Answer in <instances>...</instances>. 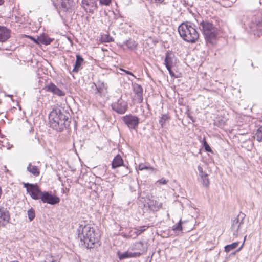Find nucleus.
I'll use <instances>...</instances> for the list:
<instances>
[{
	"label": "nucleus",
	"mask_w": 262,
	"mask_h": 262,
	"mask_svg": "<svg viewBox=\"0 0 262 262\" xmlns=\"http://www.w3.org/2000/svg\"><path fill=\"white\" fill-rule=\"evenodd\" d=\"M170 119V117L167 114H163L159 120V123L162 128H163L165 124Z\"/></svg>",
	"instance_id": "22"
},
{
	"label": "nucleus",
	"mask_w": 262,
	"mask_h": 262,
	"mask_svg": "<svg viewBox=\"0 0 262 262\" xmlns=\"http://www.w3.org/2000/svg\"><path fill=\"white\" fill-rule=\"evenodd\" d=\"M102 40L103 41L107 42H111L113 40L112 37L110 36L109 35H105V36H103L102 37Z\"/></svg>",
	"instance_id": "33"
},
{
	"label": "nucleus",
	"mask_w": 262,
	"mask_h": 262,
	"mask_svg": "<svg viewBox=\"0 0 262 262\" xmlns=\"http://www.w3.org/2000/svg\"><path fill=\"white\" fill-rule=\"evenodd\" d=\"M77 232L78 238L80 239L81 245L85 246L88 249L94 248V245L99 241L100 235L90 225H80Z\"/></svg>",
	"instance_id": "2"
},
{
	"label": "nucleus",
	"mask_w": 262,
	"mask_h": 262,
	"mask_svg": "<svg viewBox=\"0 0 262 262\" xmlns=\"http://www.w3.org/2000/svg\"><path fill=\"white\" fill-rule=\"evenodd\" d=\"M191 23H182L178 27V32L182 38L188 42L194 43L199 38V33Z\"/></svg>",
	"instance_id": "3"
},
{
	"label": "nucleus",
	"mask_w": 262,
	"mask_h": 262,
	"mask_svg": "<svg viewBox=\"0 0 262 262\" xmlns=\"http://www.w3.org/2000/svg\"><path fill=\"white\" fill-rule=\"evenodd\" d=\"M82 4L84 8L89 9L90 13H93L98 8L97 0H82Z\"/></svg>",
	"instance_id": "12"
},
{
	"label": "nucleus",
	"mask_w": 262,
	"mask_h": 262,
	"mask_svg": "<svg viewBox=\"0 0 262 262\" xmlns=\"http://www.w3.org/2000/svg\"><path fill=\"white\" fill-rule=\"evenodd\" d=\"M10 220V215L9 211L6 208L3 207H0V223L3 221L4 223H7Z\"/></svg>",
	"instance_id": "16"
},
{
	"label": "nucleus",
	"mask_w": 262,
	"mask_h": 262,
	"mask_svg": "<svg viewBox=\"0 0 262 262\" xmlns=\"http://www.w3.org/2000/svg\"><path fill=\"white\" fill-rule=\"evenodd\" d=\"M49 119L50 127L58 132L69 127L71 123L70 115L63 108L53 109L49 115Z\"/></svg>",
	"instance_id": "1"
},
{
	"label": "nucleus",
	"mask_w": 262,
	"mask_h": 262,
	"mask_svg": "<svg viewBox=\"0 0 262 262\" xmlns=\"http://www.w3.org/2000/svg\"><path fill=\"white\" fill-rule=\"evenodd\" d=\"M126 171L124 173V176L127 175V173H128L130 172V170L128 169L127 166L126 167Z\"/></svg>",
	"instance_id": "42"
},
{
	"label": "nucleus",
	"mask_w": 262,
	"mask_h": 262,
	"mask_svg": "<svg viewBox=\"0 0 262 262\" xmlns=\"http://www.w3.org/2000/svg\"><path fill=\"white\" fill-rule=\"evenodd\" d=\"M156 3H162L164 0H154Z\"/></svg>",
	"instance_id": "43"
},
{
	"label": "nucleus",
	"mask_w": 262,
	"mask_h": 262,
	"mask_svg": "<svg viewBox=\"0 0 262 262\" xmlns=\"http://www.w3.org/2000/svg\"><path fill=\"white\" fill-rule=\"evenodd\" d=\"M10 37V30L4 26H0V41L5 42Z\"/></svg>",
	"instance_id": "15"
},
{
	"label": "nucleus",
	"mask_w": 262,
	"mask_h": 262,
	"mask_svg": "<svg viewBox=\"0 0 262 262\" xmlns=\"http://www.w3.org/2000/svg\"><path fill=\"white\" fill-rule=\"evenodd\" d=\"M4 3V0H0V6L3 5Z\"/></svg>",
	"instance_id": "45"
},
{
	"label": "nucleus",
	"mask_w": 262,
	"mask_h": 262,
	"mask_svg": "<svg viewBox=\"0 0 262 262\" xmlns=\"http://www.w3.org/2000/svg\"><path fill=\"white\" fill-rule=\"evenodd\" d=\"M34 200L40 199L43 203H46L51 205H55L60 202V199L55 195H53L47 191H41L39 187L38 191L35 193L34 197L32 198Z\"/></svg>",
	"instance_id": "5"
},
{
	"label": "nucleus",
	"mask_w": 262,
	"mask_h": 262,
	"mask_svg": "<svg viewBox=\"0 0 262 262\" xmlns=\"http://www.w3.org/2000/svg\"><path fill=\"white\" fill-rule=\"evenodd\" d=\"M46 90L48 92L52 93L54 95L58 96H62L65 95V93L59 89L56 85L53 83H50L46 86Z\"/></svg>",
	"instance_id": "13"
},
{
	"label": "nucleus",
	"mask_w": 262,
	"mask_h": 262,
	"mask_svg": "<svg viewBox=\"0 0 262 262\" xmlns=\"http://www.w3.org/2000/svg\"><path fill=\"white\" fill-rule=\"evenodd\" d=\"M113 110L118 114H124L128 108L127 102L123 100L121 97L116 101L114 102L111 105Z\"/></svg>",
	"instance_id": "7"
},
{
	"label": "nucleus",
	"mask_w": 262,
	"mask_h": 262,
	"mask_svg": "<svg viewBox=\"0 0 262 262\" xmlns=\"http://www.w3.org/2000/svg\"><path fill=\"white\" fill-rule=\"evenodd\" d=\"M158 182L160 184H166L168 182V180H166L162 178V179H160V180H159Z\"/></svg>",
	"instance_id": "39"
},
{
	"label": "nucleus",
	"mask_w": 262,
	"mask_h": 262,
	"mask_svg": "<svg viewBox=\"0 0 262 262\" xmlns=\"http://www.w3.org/2000/svg\"><path fill=\"white\" fill-rule=\"evenodd\" d=\"M238 243V242H234L231 244L226 245L225 247V251L226 252H229L231 250L235 249L237 247Z\"/></svg>",
	"instance_id": "24"
},
{
	"label": "nucleus",
	"mask_w": 262,
	"mask_h": 262,
	"mask_svg": "<svg viewBox=\"0 0 262 262\" xmlns=\"http://www.w3.org/2000/svg\"><path fill=\"white\" fill-rule=\"evenodd\" d=\"M246 236H245L244 237V241L246 239Z\"/></svg>",
	"instance_id": "48"
},
{
	"label": "nucleus",
	"mask_w": 262,
	"mask_h": 262,
	"mask_svg": "<svg viewBox=\"0 0 262 262\" xmlns=\"http://www.w3.org/2000/svg\"><path fill=\"white\" fill-rule=\"evenodd\" d=\"M256 30L257 31L258 35L262 34V22H259L256 25Z\"/></svg>",
	"instance_id": "32"
},
{
	"label": "nucleus",
	"mask_w": 262,
	"mask_h": 262,
	"mask_svg": "<svg viewBox=\"0 0 262 262\" xmlns=\"http://www.w3.org/2000/svg\"><path fill=\"white\" fill-rule=\"evenodd\" d=\"M28 219L30 221H32L35 216V210L32 208L29 209L27 211Z\"/></svg>",
	"instance_id": "27"
},
{
	"label": "nucleus",
	"mask_w": 262,
	"mask_h": 262,
	"mask_svg": "<svg viewBox=\"0 0 262 262\" xmlns=\"http://www.w3.org/2000/svg\"><path fill=\"white\" fill-rule=\"evenodd\" d=\"M138 168L140 170H143L148 169V167L145 166L143 164H140L139 165Z\"/></svg>",
	"instance_id": "38"
},
{
	"label": "nucleus",
	"mask_w": 262,
	"mask_h": 262,
	"mask_svg": "<svg viewBox=\"0 0 262 262\" xmlns=\"http://www.w3.org/2000/svg\"><path fill=\"white\" fill-rule=\"evenodd\" d=\"M83 61V59L82 58V57L80 55H77L76 60L73 69V72H78Z\"/></svg>",
	"instance_id": "20"
},
{
	"label": "nucleus",
	"mask_w": 262,
	"mask_h": 262,
	"mask_svg": "<svg viewBox=\"0 0 262 262\" xmlns=\"http://www.w3.org/2000/svg\"><path fill=\"white\" fill-rule=\"evenodd\" d=\"M148 227L145 226L140 227L138 229H136V233L137 235L141 234L143 233L145 230L147 229Z\"/></svg>",
	"instance_id": "31"
},
{
	"label": "nucleus",
	"mask_w": 262,
	"mask_h": 262,
	"mask_svg": "<svg viewBox=\"0 0 262 262\" xmlns=\"http://www.w3.org/2000/svg\"><path fill=\"white\" fill-rule=\"evenodd\" d=\"M225 124V121L222 119L215 120L214 121V125L219 127L222 128Z\"/></svg>",
	"instance_id": "28"
},
{
	"label": "nucleus",
	"mask_w": 262,
	"mask_h": 262,
	"mask_svg": "<svg viewBox=\"0 0 262 262\" xmlns=\"http://www.w3.org/2000/svg\"><path fill=\"white\" fill-rule=\"evenodd\" d=\"M245 216L244 213L240 212L232 221L231 229L234 236L237 237L241 233Z\"/></svg>",
	"instance_id": "6"
},
{
	"label": "nucleus",
	"mask_w": 262,
	"mask_h": 262,
	"mask_svg": "<svg viewBox=\"0 0 262 262\" xmlns=\"http://www.w3.org/2000/svg\"><path fill=\"white\" fill-rule=\"evenodd\" d=\"M255 138L258 142L262 141V126L257 129Z\"/></svg>",
	"instance_id": "26"
},
{
	"label": "nucleus",
	"mask_w": 262,
	"mask_h": 262,
	"mask_svg": "<svg viewBox=\"0 0 262 262\" xmlns=\"http://www.w3.org/2000/svg\"><path fill=\"white\" fill-rule=\"evenodd\" d=\"M175 57L174 55L172 53L167 52L166 54V57L164 60V64L168 70L169 73L171 77H178L175 76V74L172 70V67H173L174 64Z\"/></svg>",
	"instance_id": "9"
},
{
	"label": "nucleus",
	"mask_w": 262,
	"mask_h": 262,
	"mask_svg": "<svg viewBox=\"0 0 262 262\" xmlns=\"http://www.w3.org/2000/svg\"><path fill=\"white\" fill-rule=\"evenodd\" d=\"M141 253L140 252H132L129 251L124 252H121L118 251L117 252V256L120 260H123L126 258H136L140 256Z\"/></svg>",
	"instance_id": "10"
},
{
	"label": "nucleus",
	"mask_w": 262,
	"mask_h": 262,
	"mask_svg": "<svg viewBox=\"0 0 262 262\" xmlns=\"http://www.w3.org/2000/svg\"><path fill=\"white\" fill-rule=\"evenodd\" d=\"M173 230L175 231H181L182 230V222L180 220L179 222L176 224V225L173 226L172 227Z\"/></svg>",
	"instance_id": "30"
},
{
	"label": "nucleus",
	"mask_w": 262,
	"mask_h": 262,
	"mask_svg": "<svg viewBox=\"0 0 262 262\" xmlns=\"http://www.w3.org/2000/svg\"><path fill=\"white\" fill-rule=\"evenodd\" d=\"M244 242L243 243V244L241 245V246L237 250V251H239L242 249L243 246L244 245Z\"/></svg>",
	"instance_id": "44"
},
{
	"label": "nucleus",
	"mask_w": 262,
	"mask_h": 262,
	"mask_svg": "<svg viewBox=\"0 0 262 262\" xmlns=\"http://www.w3.org/2000/svg\"><path fill=\"white\" fill-rule=\"evenodd\" d=\"M99 1L100 5L104 6H109L112 2V0H99Z\"/></svg>",
	"instance_id": "34"
},
{
	"label": "nucleus",
	"mask_w": 262,
	"mask_h": 262,
	"mask_svg": "<svg viewBox=\"0 0 262 262\" xmlns=\"http://www.w3.org/2000/svg\"><path fill=\"white\" fill-rule=\"evenodd\" d=\"M198 170L199 172L200 177H202V176H204V174H206V173L203 171V168L200 165H199L198 166Z\"/></svg>",
	"instance_id": "37"
},
{
	"label": "nucleus",
	"mask_w": 262,
	"mask_h": 262,
	"mask_svg": "<svg viewBox=\"0 0 262 262\" xmlns=\"http://www.w3.org/2000/svg\"><path fill=\"white\" fill-rule=\"evenodd\" d=\"M27 170L35 177H38L40 174V170L37 166H33L31 163L28 164Z\"/></svg>",
	"instance_id": "19"
},
{
	"label": "nucleus",
	"mask_w": 262,
	"mask_h": 262,
	"mask_svg": "<svg viewBox=\"0 0 262 262\" xmlns=\"http://www.w3.org/2000/svg\"><path fill=\"white\" fill-rule=\"evenodd\" d=\"M121 70H122V71L124 72L127 74L130 75L135 77L134 75L131 72H130L129 71H127V70H123V69H121Z\"/></svg>",
	"instance_id": "40"
},
{
	"label": "nucleus",
	"mask_w": 262,
	"mask_h": 262,
	"mask_svg": "<svg viewBox=\"0 0 262 262\" xmlns=\"http://www.w3.org/2000/svg\"><path fill=\"white\" fill-rule=\"evenodd\" d=\"M153 205H154L156 209H159L162 206V203L157 201H155V202H153Z\"/></svg>",
	"instance_id": "36"
},
{
	"label": "nucleus",
	"mask_w": 262,
	"mask_h": 262,
	"mask_svg": "<svg viewBox=\"0 0 262 262\" xmlns=\"http://www.w3.org/2000/svg\"><path fill=\"white\" fill-rule=\"evenodd\" d=\"M28 38H30L31 40L33 41L36 44H40V42L39 41V36H38L36 38L31 36H26Z\"/></svg>",
	"instance_id": "35"
},
{
	"label": "nucleus",
	"mask_w": 262,
	"mask_h": 262,
	"mask_svg": "<svg viewBox=\"0 0 262 262\" xmlns=\"http://www.w3.org/2000/svg\"><path fill=\"white\" fill-rule=\"evenodd\" d=\"M138 244H139V245H142V243L141 242H140L139 243H138Z\"/></svg>",
	"instance_id": "47"
},
{
	"label": "nucleus",
	"mask_w": 262,
	"mask_h": 262,
	"mask_svg": "<svg viewBox=\"0 0 262 262\" xmlns=\"http://www.w3.org/2000/svg\"><path fill=\"white\" fill-rule=\"evenodd\" d=\"M259 3H260V4H261V3H262V0H259Z\"/></svg>",
	"instance_id": "46"
},
{
	"label": "nucleus",
	"mask_w": 262,
	"mask_h": 262,
	"mask_svg": "<svg viewBox=\"0 0 262 262\" xmlns=\"http://www.w3.org/2000/svg\"><path fill=\"white\" fill-rule=\"evenodd\" d=\"M24 187L26 188L27 191L29 193L30 195L32 198L35 196V193L36 191H38V186L36 184H31L28 183H23Z\"/></svg>",
	"instance_id": "14"
},
{
	"label": "nucleus",
	"mask_w": 262,
	"mask_h": 262,
	"mask_svg": "<svg viewBox=\"0 0 262 262\" xmlns=\"http://www.w3.org/2000/svg\"><path fill=\"white\" fill-rule=\"evenodd\" d=\"M103 91V89L101 88H97V92L96 93L101 94L102 93V91Z\"/></svg>",
	"instance_id": "41"
},
{
	"label": "nucleus",
	"mask_w": 262,
	"mask_h": 262,
	"mask_svg": "<svg viewBox=\"0 0 262 262\" xmlns=\"http://www.w3.org/2000/svg\"><path fill=\"white\" fill-rule=\"evenodd\" d=\"M122 120L130 129L136 130L139 123V118L134 115H127L122 117Z\"/></svg>",
	"instance_id": "8"
},
{
	"label": "nucleus",
	"mask_w": 262,
	"mask_h": 262,
	"mask_svg": "<svg viewBox=\"0 0 262 262\" xmlns=\"http://www.w3.org/2000/svg\"><path fill=\"white\" fill-rule=\"evenodd\" d=\"M53 40V38H51L47 35L40 36L39 38V41L40 42V43L46 45H50Z\"/></svg>",
	"instance_id": "21"
},
{
	"label": "nucleus",
	"mask_w": 262,
	"mask_h": 262,
	"mask_svg": "<svg viewBox=\"0 0 262 262\" xmlns=\"http://www.w3.org/2000/svg\"><path fill=\"white\" fill-rule=\"evenodd\" d=\"M133 91L135 94V100H136L138 103H141L143 99V91L141 85L137 83H135L133 85Z\"/></svg>",
	"instance_id": "11"
},
{
	"label": "nucleus",
	"mask_w": 262,
	"mask_h": 262,
	"mask_svg": "<svg viewBox=\"0 0 262 262\" xmlns=\"http://www.w3.org/2000/svg\"><path fill=\"white\" fill-rule=\"evenodd\" d=\"M202 183L204 186L207 187L209 185L210 181L208 178V175L206 173L202 177H200Z\"/></svg>",
	"instance_id": "23"
},
{
	"label": "nucleus",
	"mask_w": 262,
	"mask_h": 262,
	"mask_svg": "<svg viewBox=\"0 0 262 262\" xmlns=\"http://www.w3.org/2000/svg\"><path fill=\"white\" fill-rule=\"evenodd\" d=\"M200 29L202 31L206 41L212 46L216 41L218 29L214 25L208 20H202L199 24Z\"/></svg>",
	"instance_id": "4"
},
{
	"label": "nucleus",
	"mask_w": 262,
	"mask_h": 262,
	"mask_svg": "<svg viewBox=\"0 0 262 262\" xmlns=\"http://www.w3.org/2000/svg\"><path fill=\"white\" fill-rule=\"evenodd\" d=\"M123 45H125L129 50L135 51L137 49L138 43L134 40L129 39L125 41Z\"/></svg>",
	"instance_id": "18"
},
{
	"label": "nucleus",
	"mask_w": 262,
	"mask_h": 262,
	"mask_svg": "<svg viewBox=\"0 0 262 262\" xmlns=\"http://www.w3.org/2000/svg\"><path fill=\"white\" fill-rule=\"evenodd\" d=\"M124 161L120 155H116L112 162V168L113 169L123 165Z\"/></svg>",
	"instance_id": "17"
},
{
	"label": "nucleus",
	"mask_w": 262,
	"mask_h": 262,
	"mask_svg": "<svg viewBox=\"0 0 262 262\" xmlns=\"http://www.w3.org/2000/svg\"><path fill=\"white\" fill-rule=\"evenodd\" d=\"M203 146L204 147L205 150L207 152H212V150L211 147H210V146L209 145V144H208V143L205 139L203 140Z\"/></svg>",
	"instance_id": "29"
},
{
	"label": "nucleus",
	"mask_w": 262,
	"mask_h": 262,
	"mask_svg": "<svg viewBox=\"0 0 262 262\" xmlns=\"http://www.w3.org/2000/svg\"><path fill=\"white\" fill-rule=\"evenodd\" d=\"M61 5L64 11H68L71 7L69 0H63L61 2Z\"/></svg>",
	"instance_id": "25"
}]
</instances>
